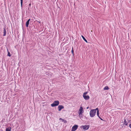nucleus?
Masks as SVG:
<instances>
[{"mask_svg":"<svg viewBox=\"0 0 131 131\" xmlns=\"http://www.w3.org/2000/svg\"><path fill=\"white\" fill-rule=\"evenodd\" d=\"M11 129V127H8L6 129V131H10Z\"/></svg>","mask_w":131,"mask_h":131,"instance_id":"nucleus-14","label":"nucleus"},{"mask_svg":"<svg viewBox=\"0 0 131 131\" xmlns=\"http://www.w3.org/2000/svg\"><path fill=\"white\" fill-rule=\"evenodd\" d=\"M102 120H103V119L101 118L100 117H99Z\"/></svg>","mask_w":131,"mask_h":131,"instance_id":"nucleus-23","label":"nucleus"},{"mask_svg":"<svg viewBox=\"0 0 131 131\" xmlns=\"http://www.w3.org/2000/svg\"><path fill=\"white\" fill-rule=\"evenodd\" d=\"M78 126L77 125H75L72 127L71 129V131H75L78 128Z\"/></svg>","mask_w":131,"mask_h":131,"instance_id":"nucleus-5","label":"nucleus"},{"mask_svg":"<svg viewBox=\"0 0 131 131\" xmlns=\"http://www.w3.org/2000/svg\"><path fill=\"white\" fill-rule=\"evenodd\" d=\"M59 103V102L58 101H54L53 103L51 104V106L53 107L57 106L58 105Z\"/></svg>","mask_w":131,"mask_h":131,"instance_id":"nucleus-3","label":"nucleus"},{"mask_svg":"<svg viewBox=\"0 0 131 131\" xmlns=\"http://www.w3.org/2000/svg\"><path fill=\"white\" fill-rule=\"evenodd\" d=\"M90 127L89 125H84L82 126H81V128H82L84 130H86L89 129Z\"/></svg>","mask_w":131,"mask_h":131,"instance_id":"nucleus-4","label":"nucleus"},{"mask_svg":"<svg viewBox=\"0 0 131 131\" xmlns=\"http://www.w3.org/2000/svg\"><path fill=\"white\" fill-rule=\"evenodd\" d=\"M62 122H63L64 123H66L67 122V121L66 120H64V121H63Z\"/></svg>","mask_w":131,"mask_h":131,"instance_id":"nucleus-21","label":"nucleus"},{"mask_svg":"<svg viewBox=\"0 0 131 131\" xmlns=\"http://www.w3.org/2000/svg\"><path fill=\"white\" fill-rule=\"evenodd\" d=\"M29 5H31L30 4H29Z\"/></svg>","mask_w":131,"mask_h":131,"instance_id":"nucleus-25","label":"nucleus"},{"mask_svg":"<svg viewBox=\"0 0 131 131\" xmlns=\"http://www.w3.org/2000/svg\"><path fill=\"white\" fill-rule=\"evenodd\" d=\"M88 108H89V107H87V109H88Z\"/></svg>","mask_w":131,"mask_h":131,"instance_id":"nucleus-24","label":"nucleus"},{"mask_svg":"<svg viewBox=\"0 0 131 131\" xmlns=\"http://www.w3.org/2000/svg\"><path fill=\"white\" fill-rule=\"evenodd\" d=\"M97 111V116L99 117H100V116L99 115V109L98 108H96V111Z\"/></svg>","mask_w":131,"mask_h":131,"instance_id":"nucleus-9","label":"nucleus"},{"mask_svg":"<svg viewBox=\"0 0 131 131\" xmlns=\"http://www.w3.org/2000/svg\"><path fill=\"white\" fill-rule=\"evenodd\" d=\"M88 92H85L84 93L83 95H86L88 93Z\"/></svg>","mask_w":131,"mask_h":131,"instance_id":"nucleus-18","label":"nucleus"},{"mask_svg":"<svg viewBox=\"0 0 131 131\" xmlns=\"http://www.w3.org/2000/svg\"><path fill=\"white\" fill-rule=\"evenodd\" d=\"M71 52H72V54H73L74 55V52H73V47L72 48V50L71 51Z\"/></svg>","mask_w":131,"mask_h":131,"instance_id":"nucleus-19","label":"nucleus"},{"mask_svg":"<svg viewBox=\"0 0 131 131\" xmlns=\"http://www.w3.org/2000/svg\"><path fill=\"white\" fill-rule=\"evenodd\" d=\"M7 51L8 52V54H7V56H9V57H10L11 56V55L10 54V53L8 51V49H7Z\"/></svg>","mask_w":131,"mask_h":131,"instance_id":"nucleus-16","label":"nucleus"},{"mask_svg":"<svg viewBox=\"0 0 131 131\" xmlns=\"http://www.w3.org/2000/svg\"><path fill=\"white\" fill-rule=\"evenodd\" d=\"M109 89V88L107 86H105L104 88V90H108Z\"/></svg>","mask_w":131,"mask_h":131,"instance_id":"nucleus-15","label":"nucleus"},{"mask_svg":"<svg viewBox=\"0 0 131 131\" xmlns=\"http://www.w3.org/2000/svg\"><path fill=\"white\" fill-rule=\"evenodd\" d=\"M81 37L83 38V39L84 40V41L86 42V43L88 42V41L86 39H85V38L82 35L81 36Z\"/></svg>","mask_w":131,"mask_h":131,"instance_id":"nucleus-13","label":"nucleus"},{"mask_svg":"<svg viewBox=\"0 0 131 131\" xmlns=\"http://www.w3.org/2000/svg\"><path fill=\"white\" fill-rule=\"evenodd\" d=\"M127 122L126 121V119H124V121L123 122V125H127Z\"/></svg>","mask_w":131,"mask_h":131,"instance_id":"nucleus-12","label":"nucleus"},{"mask_svg":"<svg viewBox=\"0 0 131 131\" xmlns=\"http://www.w3.org/2000/svg\"><path fill=\"white\" fill-rule=\"evenodd\" d=\"M129 127H130V128H131V124H129Z\"/></svg>","mask_w":131,"mask_h":131,"instance_id":"nucleus-22","label":"nucleus"},{"mask_svg":"<svg viewBox=\"0 0 131 131\" xmlns=\"http://www.w3.org/2000/svg\"><path fill=\"white\" fill-rule=\"evenodd\" d=\"M64 106L62 105H59L58 107V110L59 111H61L62 109L64 108Z\"/></svg>","mask_w":131,"mask_h":131,"instance_id":"nucleus-7","label":"nucleus"},{"mask_svg":"<svg viewBox=\"0 0 131 131\" xmlns=\"http://www.w3.org/2000/svg\"><path fill=\"white\" fill-rule=\"evenodd\" d=\"M23 3V0H20V4H21V7L22 6Z\"/></svg>","mask_w":131,"mask_h":131,"instance_id":"nucleus-17","label":"nucleus"},{"mask_svg":"<svg viewBox=\"0 0 131 131\" xmlns=\"http://www.w3.org/2000/svg\"><path fill=\"white\" fill-rule=\"evenodd\" d=\"M46 74L48 76V77H49L50 76H51L52 75V73H51L50 72H47L46 73Z\"/></svg>","mask_w":131,"mask_h":131,"instance_id":"nucleus-11","label":"nucleus"},{"mask_svg":"<svg viewBox=\"0 0 131 131\" xmlns=\"http://www.w3.org/2000/svg\"><path fill=\"white\" fill-rule=\"evenodd\" d=\"M84 112V110L82 106H80L79 109L78 111L79 115L80 117H82V114Z\"/></svg>","mask_w":131,"mask_h":131,"instance_id":"nucleus-1","label":"nucleus"},{"mask_svg":"<svg viewBox=\"0 0 131 131\" xmlns=\"http://www.w3.org/2000/svg\"><path fill=\"white\" fill-rule=\"evenodd\" d=\"M59 119L60 120H61L62 121H64V119H63L62 118H60Z\"/></svg>","mask_w":131,"mask_h":131,"instance_id":"nucleus-20","label":"nucleus"},{"mask_svg":"<svg viewBox=\"0 0 131 131\" xmlns=\"http://www.w3.org/2000/svg\"><path fill=\"white\" fill-rule=\"evenodd\" d=\"M96 113V108L95 109L91 110L90 112V116L92 117H94Z\"/></svg>","mask_w":131,"mask_h":131,"instance_id":"nucleus-2","label":"nucleus"},{"mask_svg":"<svg viewBox=\"0 0 131 131\" xmlns=\"http://www.w3.org/2000/svg\"><path fill=\"white\" fill-rule=\"evenodd\" d=\"M30 20V19H28L27 21L26 22V26L27 27H28V25L29 24V21Z\"/></svg>","mask_w":131,"mask_h":131,"instance_id":"nucleus-8","label":"nucleus"},{"mask_svg":"<svg viewBox=\"0 0 131 131\" xmlns=\"http://www.w3.org/2000/svg\"><path fill=\"white\" fill-rule=\"evenodd\" d=\"M83 97L84 99L85 100H89L90 98V97L89 95H83Z\"/></svg>","mask_w":131,"mask_h":131,"instance_id":"nucleus-6","label":"nucleus"},{"mask_svg":"<svg viewBox=\"0 0 131 131\" xmlns=\"http://www.w3.org/2000/svg\"><path fill=\"white\" fill-rule=\"evenodd\" d=\"M6 31L5 29V28H4V32H3L4 34L3 35V36H5L6 35Z\"/></svg>","mask_w":131,"mask_h":131,"instance_id":"nucleus-10","label":"nucleus"}]
</instances>
